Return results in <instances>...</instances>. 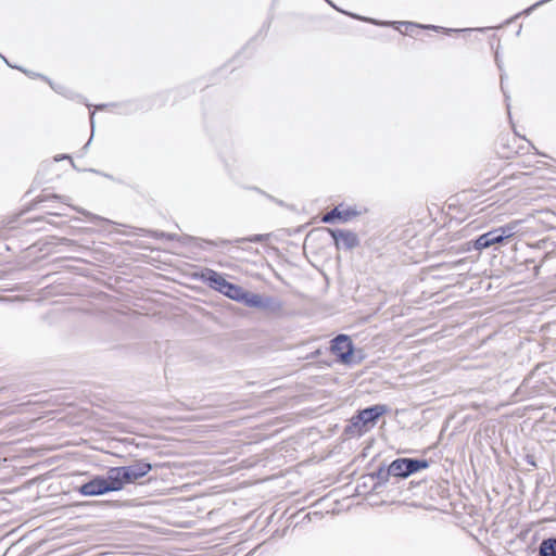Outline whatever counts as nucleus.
<instances>
[{"instance_id":"f257e3e1","label":"nucleus","mask_w":556,"mask_h":556,"mask_svg":"<svg viewBox=\"0 0 556 556\" xmlns=\"http://www.w3.org/2000/svg\"><path fill=\"white\" fill-rule=\"evenodd\" d=\"M153 465L147 459H136L129 465L111 467L114 480L118 490H123L125 485L136 483L141 478L146 477L152 469Z\"/></svg>"},{"instance_id":"f03ea898","label":"nucleus","mask_w":556,"mask_h":556,"mask_svg":"<svg viewBox=\"0 0 556 556\" xmlns=\"http://www.w3.org/2000/svg\"><path fill=\"white\" fill-rule=\"evenodd\" d=\"M201 279L210 288L237 302H241L245 292V289L230 281H227L222 274L211 268H204L201 271Z\"/></svg>"},{"instance_id":"7ed1b4c3","label":"nucleus","mask_w":556,"mask_h":556,"mask_svg":"<svg viewBox=\"0 0 556 556\" xmlns=\"http://www.w3.org/2000/svg\"><path fill=\"white\" fill-rule=\"evenodd\" d=\"M388 410L389 407L386 404H375L359 409L350 419V425L345 427L344 432L346 434H355V430H357L358 434H361L367 426H374L382 415L388 413Z\"/></svg>"},{"instance_id":"20e7f679","label":"nucleus","mask_w":556,"mask_h":556,"mask_svg":"<svg viewBox=\"0 0 556 556\" xmlns=\"http://www.w3.org/2000/svg\"><path fill=\"white\" fill-rule=\"evenodd\" d=\"M119 491L114 480L111 468L108 469L106 475H96L89 481L80 484L77 492L87 497L101 496L110 492Z\"/></svg>"},{"instance_id":"39448f33","label":"nucleus","mask_w":556,"mask_h":556,"mask_svg":"<svg viewBox=\"0 0 556 556\" xmlns=\"http://www.w3.org/2000/svg\"><path fill=\"white\" fill-rule=\"evenodd\" d=\"M517 223H508L504 226L494 228L471 240L472 248L477 251L485 250L490 247L504 243L516 233Z\"/></svg>"},{"instance_id":"423d86ee","label":"nucleus","mask_w":556,"mask_h":556,"mask_svg":"<svg viewBox=\"0 0 556 556\" xmlns=\"http://www.w3.org/2000/svg\"><path fill=\"white\" fill-rule=\"evenodd\" d=\"M393 477L405 479L420 470L427 469L430 463L426 458L400 457L391 462Z\"/></svg>"},{"instance_id":"0eeeda50","label":"nucleus","mask_w":556,"mask_h":556,"mask_svg":"<svg viewBox=\"0 0 556 556\" xmlns=\"http://www.w3.org/2000/svg\"><path fill=\"white\" fill-rule=\"evenodd\" d=\"M331 352L342 364H350L354 354V344L350 336L338 334L331 340Z\"/></svg>"},{"instance_id":"6e6552de","label":"nucleus","mask_w":556,"mask_h":556,"mask_svg":"<svg viewBox=\"0 0 556 556\" xmlns=\"http://www.w3.org/2000/svg\"><path fill=\"white\" fill-rule=\"evenodd\" d=\"M366 22L372 23L375 25H382V26L392 25L393 27H395L399 30H401L400 29L401 26H404L405 31L403 34L408 35V36H413L416 29H432L435 31L443 30L446 34L460 31L459 29L444 28V27L435 26V25H422V24H418L415 22H378L374 18H368V20H366Z\"/></svg>"},{"instance_id":"1a4fd4ad","label":"nucleus","mask_w":556,"mask_h":556,"mask_svg":"<svg viewBox=\"0 0 556 556\" xmlns=\"http://www.w3.org/2000/svg\"><path fill=\"white\" fill-rule=\"evenodd\" d=\"M361 214L362 211H358L356 206H345L343 203H340L331 211L327 212L321 217V222L325 224H333L336 222L348 223Z\"/></svg>"},{"instance_id":"9d476101","label":"nucleus","mask_w":556,"mask_h":556,"mask_svg":"<svg viewBox=\"0 0 556 556\" xmlns=\"http://www.w3.org/2000/svg\"><path fill=\"white\" fill-rule=\"evenodd\" d=\"M328 233L333 239L334 245L338 250H353L361 243L357 235L351 230L339 229V228H326Z\"/></svg>"},{"instance_id":"9b49d317","label":"nucleus","mask_w":556,"mask_h":556,"mask_svg":"<svg viewBox=\"0 0 556 556\" xmlns=\"http://www.w3.org/2000/svg\"><path fill=\"white\" fill-rule=\"evenodd\" d=\"M368 477L371 480H376L372 485V491L378 492L379 489L386 486L390 477H393V473L391 472V466H386L382 464L376 471L369 473Z\"/></svg>"},{"instance_id":"f8f14e48","label":"nucleus","mask_w":556,"mask_h":556,"mask_svg":"<svg viewBox=\"0 0 556 556\" xmlns=\"http://www.w3.org/2000/svg\"><path fill=\"white\" fill-rule=\"evenodd\" d=\"M260 308L269 313H278L282 308V303L275 296L263 295Z\"/></svg>"},{"instance_id":"ddd939ff","label":"nucleus","mask_w":556,"mask_h":556,"mask_svg":"<svg viewBox=\"0 0 556 556\" xmlns=\"http://www.w3.org/2000/svg\"><path fill=\"white\" fill-rule=\"evenodd\" d=\"M539 556H556V538L544 539L541 542Z\"/></svg>"},{"instance_id":"4468645a","label":"nucleus","mask_w":556,"mask_h":556,"mask_svg":"<svg viewBox=\"0 0 556 556\" xmlns=\"http://www.w3.org/2000/svg\"><path fill=\"white\" fill-rule=\"evenodd\" d=\"M263 295L245 290L240 303L248 307L260 308Z\"/></svg>"},{"instance_id":"2eb2a0df","label":"nucleus","mask_w":556,"mask_h":556,"mask_svg":"<svg viewBox=\"0 0 556 556\" xmlns=\"http://www.w3.org/2000/svg\"><path fill=\"white\" fill-rule=\"evenodd\" d=\"M188 241H192L194 242V244L197 247H202L200 244V242H204L206 244H210V245H213V247H220V245H226V244H229L230 241L229 240H224V239H220L218 241H214V240H205V239H201V238H195V237H187L186 238Z\"/></svg>"},{"instance_id":"dca6fc26","label":"nucleus","mask_w":556,"mask_h":556,"mask_svg":"<svg viewBox=\"0 0 556 556\" xmlns=\"http://www.w3.org/2000/svg\"><path fill=\"white\" fill-rule=\"evenodd\" d=\"M149 235L151 238L166 239L167 241H175V240L180 239V237L176 233H169V232H164V231H160V230H150Z\"/></svg>"},{"instance_id":"f3484780","label":"nucleus","mask_w":556,"mask_h":556,"mask_svg":"<svg viewBox=\"0 0 556 556\" xmlns=\"http://www.w3.org/2000/svg\"><path fill=\"white\" fill-rule=\"evenodd\" d=\"M247 189L253 190V191L264 195L265 198H267L268 200H270L274 203L278 204L279 206H282V207L287 206L286 203L282 200L275 198L274 195L265 192L264 190H262L258 187H247Z\"/></svg>"},{"instance_id":"a211bd4d","label":"nucleus","mask_w":556,"mask_h":556,"mask_svg":"<svg viewBox=\"0 0 556 556\" xmlns=\"http://www.w3.org/2000/svg\"><path fill=\"white\" fill-rule=\"evenodd\" d=\"M74 210H76L78 213H80V214L85 215L86 217H88L91 223H99V222H108V223H110L109 219L103 218V217H101L99 215L92 214V213L86 211L85 208L74 207Z\"/></svg>"},{"instance_id":"6ab92c4d","label":"nucleus","mask_w":556,"mask_h":556,"mask_svg":"<svg viewBox=\"0 0 556 556\" xmlns=\"http://www.w3.org/2000/svg\"><path fill=\"white\" fill-rule=\"evenodd\" d=\"M269 235H264V233H260V235H253V236H250L248 238H243V239H238L237 241H247V242H252V243H262L264 241H266L268 239Z\"/></svg>"},{"instance_id":"aec40b11","label":"nucleus","mask_w":556,"mask_h":556,"mask_svg":"<svg viewBox=\"0 0 556 556\" xmlns=\"http://www.w3.org/2000/svg\"><path fill=\"white\" fill-rule=\"evenodd\" d=\"M325 1H326L330 7H332L333 9H336L337 11L342 12L343 14H346V15H349V16L353 17V18L362 20V21H365V22H366V20H368V18H369V17H362V16H359V15H357V14H354V13L345 12V11H343V10L339 9V8H338V7H337V5H336L331 0H325Z\"/></svg>"},{"instance_id":"412c9836","label":"nucleus","mask_w":556,"mask_h":556,"mask_svg":"<svg viewBox=\"0 0 556 556\" xmlns=\"http://www.w3.org/2000/svg\"><path fill=\"white\" fill-rule=\"evenodd\" d=\"M551 0H540L538 2H535L534 4H532L530 8H528L527 10L523 11L525 14H530L534 9H536L538 7L544 4V3H547L549 2Z\"/></svg>"},{"instance_id":"4be33fe9","label":"nucleus","mask_w":556,"mask_h":556,"mask_svg":"<svg viewBox=\"0 0 556 556\" xmlns=\"http://www.w3.org/2000/svg\"><path fill=\"white\" fill-rule=\"evenodd\" d=\"M551 0H540L538 2H535L534 4H532L530 8H528L527 10L523 11L525 14H530L534 9H536L538 7L544 4V3H547L549 2Z\"/></svg>"},{"instance_id":"5701e85b","label":"nucleus","mask_w":556,"mask_h":556,"mask_svg":"<svg viewBox=\"0 0 556 556\" xmlns=\"http://www.w3.org/2000/svg\"><path fill=\"white\" fill-rule=\"evenodd\" d=\"M51 199H63L62 197L58 195V194H48V195H41L38 198V203H41V202H46V201H49Z\"/></svg>"},{"instance_id":"b1692460","label":"nucleus","mask_w":556,"mask_h":556,"mask_svg":"<svg viewBox=\"0 0 556 556\" xmlns=\"http://www.w3.org/2000/svg\"><path fill=\"white\" fill-rule=\"evenodd\" d=\"M39 76H40L41 78L46 79V80L50 84V86H51V87H52L56 92H59V93H63V89H64V87H62V86H58V87H55L54 85H52V83H51L47 77H45V76H42V75H39Z\"/></svg>"},{"instance_id":"393cba45","label":"nucleus","mask_w":556,"mask_h":556,"mask_svg":"<svg viewBox=\"0 0 556 556\" xmlns=\"http://www.w3.org/2000/svg\"><path fill=\"white\" fill-rule=\"evenodd\" d=\"M0 58L4 61V63H5L8 66L13 67V68H17V70H20V71H22V72H24V73L28 74V73H27V71L23 70L22 67L13 66L12 64H10V62L8 61V59H7L5 56H3L2 54H0Z\"/></svg>"},{"instance_id":"a878e982","label":"nucleus","mask_w":556,"mask_h":556,"mask_svg":"<svg viewBox=\"0 0 556 556\" xmlns=\"http://www.w3.org/2000/svg\"><path fill=\"white\" fill-rule=\"evenodd\" d=\"M60 242L65 245H76V241L68 238H61Z\"/></svg>"},{"instance_id":"bb28decb","label":"nucleus","mask_w":556,"mask_h":556,"mask_svg":"<svg viewBox=\"0 0 556 556\" xmlns=\"http://www.w3.org/2000/svg\"><path fill=\"white\" fill-rule=\"evenodd\" d=\"M526 460H527V463H528L529 465H531V466H533V467H535V466H536L535 460H534V457H533L532 455H527Z\"/></svg>"},{"instance_id":"cd10ccee","label":"nucleus","mask_w":556,"mask_h":556,"mask_svg":"<svg viewBox=\"0 0 556 556\" xmlns=\"http://www.w3.org/2000/svg\"><path fill=\"white\" fill-rule=\"evenodd\" d=\"M61 160H70L73 163L72 157L68 154H61L55 157V161H61Z\"/></svg>"},{"instance_id":"c85d7f7f","label":"nucleus","mask_w":556,"mask_h":556,"mask_svg":"<svg viewBox=\"0 0 556 556\" xmlns=\"http://www.w3.org/2000/svg\"><path fill=\"white\" fill-rule=\"evenodd\" d=\"M501 88H502V90H503V92H504V96H505V99H506V101H507V100L509 99V97L506 94V92H505V90H504L503 76H501Z\"/></svg>"},{"instance_id":"c756f323","label":"nucleus","mask_w":556,"mask_h":556,"mask_svg":"<svg viewBox=\"0 0 556 556\" xmlns=\"http://www.w3.org/2000/svg\"><path fill=\"white\" fill-rule=\"evenodd\" d=\"M110 105L114 106L115 104H100V105H98V110H103Z\"/></svg>"},{"instance_id":"7c9ffc66","label":"nucleus","mask_w":556,"mask_h":556,"mask_svg":"<svg viewBox=\"0 0 556 556\" xmlns=\"http://www.w3.org/2000/svg\"><path fill=\"white\" fill-rule=\"evenodd\" d=\"M91 139H92V136L90 137V139L88 140V142L84 146L83 150H87L90 142H91Z\"/></svg>"},{"instance_id":"2f4dec72","label":"nucleus","mask_w":556,"mask_h":556,"mask_svg":"<svg viewBox=\"0 0 556 556\" xmlns=\"http://www.w3.org/2000/svg\"><path fill=\"white\" fill-rule=\"evenodd\" d=\"M270 26V21H268L265 25H264V28L267 30Z\"/></svg>"},{"instance_id":"473e14b6","label":"nucleus","mask_w":556,"mask_h":556,"mask_svg":"<svg viewBox=\"0 0 556 556\" xmlns=\"http://www.w3.org/2000/svg\"><path fill=\"white\" fill-rule=\"evenodd\" d=\"M495 60H496V62H498V53L497 52L495 54Z\"/></svg>"},{"instance_id":"72a5a7b5","label":"nucleus","mask_w":556,"mask_h":556,"mask_svg":"<svg viewBox=\"0 0 556 556\" xmlns=\"http://www.w3.org/2000/svg\"><path fill=\"white\" fill-rule=\"evenodd\" d=\"M90 119H91V124L93 125V114H91Z\"/></svg>"}]
</instances>
